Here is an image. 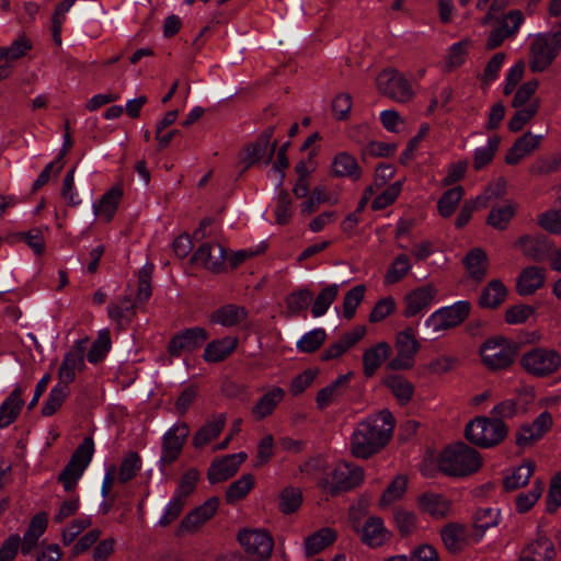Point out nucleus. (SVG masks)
I'll return each mask as SVG.
<instances>
[{"instance_id": "nucleus-1", "label": "nucleus", "mask_w": 561, "mask_h": 561, "mask_svg": "<svg viewBox=\"0 0 561 561\" xmlns=\"http://www.w3.org/2000/svg\"><path fill=\"white\" fill-rule=\"evenodd\" d=\"M394 417L388 410L362 421L351 437V451L355 457L368 458L380 450L390 439Z\"/></svg>"}, {"instance_id": "nucleus-2", "label": "nucleus", "mask_w": 561, "mask_h": 561, "mask_svg": "<svg viewBox=\"0 0 561 561\" xmlns=\"http://www.w3.org/2000/svg\"><path fill=\"white\" fill-rule=\"evenodd\" d=\"M481 466L480 453L465 443L447 446L438 457V469L453 478L468 477L477 472Z\"/></svg>"}, {"instance_id": "nucleus-3", "label": "nucleus", "mask_w": 561, "mask_h": 561, "mask_svg": "<svg viewBox=\"0 0 561 561\" xmlns=\"http://www.w3.org/2000/svg\"><path fill=\"white\" fill-rule=\"evenodd\" d=\"M367 513V502L359 501L356 505H353L350 511L351 522L354 529L359 534L360 540L371 547H380L390 537L389 531L385 527L381 518L370 516L366 519L363 526L359 525V520Z\"/></svg>"}, {"instance_id": "nucleus-4", "label": "nucleus", "mask_w": 561, "mask_h": 561, "mask_svg": "<svg viewBox=\"0 0 561 561\" xmlns=\"http://www.w3.org/2000/svg\"><path fill=\"white\" fill-rule=\"evenodd\" d=\"M465 434L470 443L482 448H491L506 437L507 427L500 419L478 416L467 424Z\"/></svg>"}, {"instance_id": "nucleus-5", "label": "nucleus", "mask_w": 561, "mask_h": 561, "mask_svg": "<svg viewBox=\"0 0 561 561\" xmlns=\"http://www.w3.org/2000/svg\"><path fill=\"white\" fill-rule=\"evenodd\" d=\"M94 451V443L91 437H85L76 449L71 459L59 474V481L66 492H72L84 470L89 466Z\"/></svg>"}, {"instance_id": "nucleus-6", "label": "nucleus", "mask_w": 561, "mask_h": 561, "mask_svg": "<svg viewBox=\"0 0 561 561\" xmlns=\"http://www.w3.org/2000/svg\"><path fill=\"white\" fill-rule=\"evenodd\" d=\"M471 306L467 300H459L434 311L426 320L425 327L434 334L446 332L461 324L469 316Z\"/></svg>"}, {"instance_id": "nucleus-7", "label": "nucleus", "mask_w": 561, "mask_h": 561, "mask_svg": "<svg viewBox=\"0 0 561 561\" xmlns=\"http://www.w3.org/2000/svg\"><path fill=\"white\" fill-rule=\"evenodd\" d=\"M363 479L364 473L359 467L347 462H339L320 481V485L325 492L334 495L358 485Z\"/></svg>"}, {"instance_id": "nucleus-8", "label": "nucleus", "mask_w": 561, "mask_h": 561, "mask_svg": "<svg viewBox=\"0 0 561 561\" xmlns=\"http://www.w3.org/2000/svg\"><path fill=\"white\" fill-rule=\"evenodd\" d=\"M515 354V346L503 337L489 339L480 347L482 363L492 370L507 368Z\"/></svg>"}, {"instance_id": "nucleus-9", "label": "nucleus", "mask_w": 561, "mask_h": 561, "mask_svg": "<svg viewBox=\"0 0 561 561\" xmlns=\"http://www.w3.org/2000/svg\"><path fill=\"white\" fill-rule=\"evenodd\" d=\"M520 365L527 373L534 376L546 377L559 368L561 357L553 350L534 348L522 356Z\"/></svg>"}, {"instance_id": "nucleus-10", "label": "nucleus", "mask_w": 561, "mask_h": 561, "mask_svg": "<svg viewBox=\"0 0 561 561\" xmlns=\"http://www.w3.org/2000/svg\"><path fill=\"white\" fill-rule=\"evenodd\" d=\"M394 347L397 354L389 362L388 367L392 370L411 369L421 347L412 328H407L396 335Z\"/></svg>"}, {"instance_id": "nucleus-11", "label": "nucleus", "mask_w": 561, "mask_h": 561, "mask_svg": "<svg viewBox=\"0 0 561 561\" xmlns=\"http://www.w3.org/2000/svg\"><path fill=\"white\" fill-rule=\"evenodd\" d=\"M188 433L190 428L186 423H175L163 434L161 456L158 462L160 471L163 472L167 466L179 458Z\"/></svg>"}, {"instance_id": "nucleus-12", "label": "nucleus", "mask_w": 561, "mask_h": 561, "mask_svg": "<svg viewBox=\"0 0 561 561\" xmlns=\"http://www.w3.org/2000/svg\"><path fill=\"white\" fill-rule=\"evenodd\" d=\"M238 541L256 561H267L273 552V538L263 529H242L238 534Z\"/></svg>"}, {"instance_id": "nucleus-13", "label": "nucleus", "mask_w": 561, "mask_h": 561, "mask_svg": "<svg viewBox=\"0 0 561 561\" xmlns=\"http://www.w3.org/2000/svg\"><path fill=\"white\" fill-rule=\"evenodd\" d=\"M559 37L557 33L536 36L530 46L529 67L534 72L543 71L554 59L558 51Z\"/></svg>"}, {"instance_id": "nucleus-14", "label": "nucleus", "mask_w": 561, "mask_h": 561, "mask_svg": "<svg viewBox=\"0 0 561 561\" xmlns=\"http://www.w3.org/2000/svg\"><path fill=\"white\" fill-rule=\"evenodd\" d=\"M376 84L379 92L397 102H408L414 95L408 80L394 69H386L379 73Z\"/></svg>"}, {"instance_id": "nucleus-15", "label": "nucleus", "mask_w": 561, "mask_h": 561, "mask_svg": "<svg viewBox=\"0 0 561 561\" xmlns=\"http://www.w3.org/2000/svg\"><path fill=\"white\" fill-rule=\"evenodd\" d=\"M219 507V500L216 496L207 499L203 504L192 510L180 523L178 535L194 534L211 519Z\"/></svg>"}, {"instance_id": "nucleus-16", "label": "nucleus", "mask_w": 561, "mask_h": 561, "mask_svg": "<svg viewBox=\"0 0 561 561\" xmlns=\"http://www.w3.org/2000/svg\"><path fill=\"white\" fill-rule=\"evenodd\" d=\"M552 426V416L543 411L531 423L523 424L516 432V444L520 448L533 446L541 439Z\"/></svg>"}, {"instance_id": "nucleus-17", "label": "nucleus", "mask_w": 561, "mask_h": 561, "mask_svg": "<svg viewBox=\"0 0 561 561\" xmlns=\"http://www.w3.org/2000/svg\"><path fill=\"white\" fill-rule=\"evenodd\" d=\"M437 293L438 290L433 284L420 286L408 293L403 300L404 317H415L416 314L430 309L435 301Z\"/></svg>"}, {"instance_id": "nucleus-18", "label": "nucleus", "mask_w": 561, "mask_h": 561, "mask_svg": "<svg viewBox=\"0 0 561 561\" xmlns=\"http://www.w3.org/2000/svg\"><path fill=\"white\" fill-rule=\"evenodd\" d=\"M208 339V333L199 327L190 328L175 334L169 343L172 356H180L185 352H193L202 346Z\"/></svg>"}, {"instance_id": "nucleus-19", "label": "nucleus", "mask_w": 561, "mask_h": 561, "mask_svg": "<svg viewBox=\"0 0 561 561\" xmlns=\"http://www.w3.org/2000/svg\"><path fill=\"white\" fill-rule=\"evenodd\" d=\"M245 459L247 454L240 451L214 460L208 468V481L211 484H215L228 480L237 473L238 469Z\"/></svg>"}, {"instance_id": "nucleus-20", "label": "nucleus", "mask_w": 561, "mask_h": 561, "mask_svg": "<svg viewBox=\"0 0 561 561\" xmlns=\"http://www.w3.org/2000/svg\"><path fill=\"white\" fill-rule=\"evenodd\" d=\"M226 259V250L219 243L202 244L192 257L193 262L214 273L224 271Z\"/></svg>"}, {"instance_id": "nucleus-21", "label": "nucleus", "mask_w": 561, "mask_h": 561, "mask_svg": "<svg viewBox=\"0 0 561 561\" xmlns=\"http://www.w3.org/2000/svg\"><path fill=\"white\" fill-rule=\"evenodd\" d=\"M442 540L450 552H458L473 541L472 527L463 524L450 523L440 531Z\"/></svg>"}, {"instance_id": "nucleus-22", "label": "nucleus", "mask_w": 561, "mask_h": 561, "mask_svg": "<svg viewBox=\"0 0 561 561\" xmlns=\"http://www.w3.org/2000/svg\"><path fill=\"white\" fill-rule=\"evenodd\" d=\"M84 367V347L82 342L78 344V346L70 352H68L58 370V379L59 383H65L69 387V383L72 382L76 378V373L81 370Z\"/></svg>"}, {"instance_id": "nucleus-23", "label": "nucleus", "mask_w": 561, "mask_h": 561, "mask_svg": "<svg viewBox=\"0 0 561 561\" xmlns=\"http://www.w3.org/2000/svg\"><path fill=\"white\" fill-rule=\"evenodd\" d=\"M554 557L556 550L551 540L538 536L522 549L519 561H552Z\"/></svg>"}, {"instance_id": "nucleus-24", "label": "nucleus", "mask_w": 561, "mask_h": 561, "mask_svg": "<svg viewBox=\"0 0 561 561\" xmlns=\"http://www.w3.org/2000/svg\"><path fill=\"white\" fill-rule=\"evenodd\" d=\"M542 135H534L530 131L519 137L505 156V162L510 165L518 164L525 157L535 151L541 142Z\"/></svg>"}, {"instance_id": "nucleus-25", "label": "nucleus", "mask_w": 561, "mask_h": 561, "mask_svg": "<svg viewBox=\"0 0 561 561\" xmlns=\"http://www.w3.org/2000/svg\"><path fill=\"white\" fill-rule=\"evenodd\" d=\"M352 377L353 373L341 375L327 387L322 388L316 398L317 407L322 410L337 402L345 393Z\"/></svg>"}, {"instance_id": "nucleus-26", "label": "nucleus", "mask_w": 561, "mask_h": 561, "mask_svg": "<svg viewBox=\"0 0 561 561\" xmlns=\"http://www.w3.org/2000/svg\"><path fill=\"white\" fill-rule=\"evenodd\" d=\"M226 421L227 417L225 413L214 414L193 436V446L195 448H202L216 439L224 430Z\"/></svg>"}, {"instance_id": "nucleus-27", "label": "nucleus", "mask_w": 561, "mask_h": 561, "mask_svg": "<svg viewBox=\"0 0 561 561\" xmlns=\"http://www.w3.org/2000/svg\"><path fill=\"white\" fill-rule=\"evenodd\" d=\"M273 130H266L255 144L249 145L244 152V162L247 165H252L255 162L266 157L265 163H268L275 152L276 144H271Z\"/></svg>"}, {"instance_id": "nucleus-28", "label": "nucleus", "mask_w": 561, "mask_h": 561, "mask_svg": "<svg viewBox=\"0 0 561 561\" xmlns=\"http://www.w3.org/2000/svg\"><path fill=\"white\" fill-rule=\"evenodd\" d=\"M122 196V188L119 186H113L102 195L99 202L93 203V214L106 222L111 221L116 214Z\"/></svg>"}, {"instance_id": "nucleus-29", "label": "nucleus", "mask_w": 561, "mask_h": 561, "mask_svg": "<svg viewBox=\"0 0 561 561\" xmlns=\"http://www.w3.org/2000/svg\"><path fill=\"white\" fill-rule=\"evenodd\" d=\"M48 524L47 514L39 513L35 515L28 524L26 531L21 539V552L26 556L36 546L38 539L45 533Z\"/></svg>"}, {"instance_id": "nucleus-30", "label": "nucleus", "mask_w": 561, "mask_h": 561, "mask_svg": "<svg viewBox=\"0 0 561 561\" xmlns=\"http://www.w3.org/2000/svg\"><path fill=\"white\" fill-rule=\"evenodd\" d=\"M516 245L528 257L539 260L551 251L550 241L541 234L523 236L516 241Z\"/></svg>"}, {"instance_id": "nucleus-31", "label": "nucleus", "mask_w": 561, "mask_h": 561, "mask_svg": "<svg viewBox=\"0 0 561 561\" xmlns=\"http://www.w3.org/2000/svg\"><path fill=\"white\" fill-rule=\"evenodd\" d=\"M22 392V388L20 386H15L9 397L1 403L0 428L8 427L16 420L22 407L24 405Z\"/></svg>"}, {"instance_id": "nucleus-32", "label": "nucleus", "mask_w": 561, "mask_h": 561, "mask_svg": "<svg viewBox=\"0 0 561 561\" xmlns=\"http://www.w3.org/2000/svg\"><path fill=\"white\" fill-rule=\"evenodd\" d=\"M284 398L285 390L283 388L276 386L271 387L252 408L253 415L257 420L271 415Z\"/></svg>"}, {"instance_id": "nucleus-33", "label": "nucleus", "mask_w": 561, "mask_h": 561, "mask_svg": "<svg viewBox=\"0 0 561 561\" xmlns=\"http://www.w3.org/2000/svg\"><path fill=\"white\" fill-rule=\"evenodd\" d=\"M517 207V203L511 199L494 205L486 217V224L494 229L505 230L515 216Z\"/></svg>"}, {"instance_id": "nucleus-34", "label": "nucleus", "mask_w": 561, "mask_h": 561, "mask_svg": "<svg viewBox=\"0 0 561 561\" xmlns=\"http://www.w3.org/2000/svg\"><path fill=\"white\" fill-rule=\"evenodd\" d=\"M237 345L238 339L234 336L214 340L206 345L203 358L207 363L221 362L236 350Z\"/></svg>"}, {"instance_id": "nucleus-35", "label": "nucleus", "mask_w": 561, "mask_h": 561, "mask_svg": "<svg viewBox=\"0 0 561 561\" xmlns=\"http://www.w3.org/2000/svg\"><path fill=\"white\" fill-rule=\"evenodd\" d=\"M419 506L422 512L433 517L440 518L448 515L451 508L450 501L442 494L424 493L419 497Z\"/></svg>"}, {"instance_id": "nucleus-36", "label": "nucleus", "mask_w": 561, "mask_h": 561, "mask_svg": "<svg viewBox=\"0 0 561 561\" xmlns=\"http://www.w3.org/2000/svg\"><path fill=\"white\" fill-rule=\"evenodd\" d=\"M136 313L135 305L129 296H123L117 301L107 307L108 318L116 323L119 329L130 323Z\"/></svg>"}, {"instance_id": "nucleus-37", "label": "nucleus", "mask_w": 561, "mask_h": 561, "mask_svg": "<svg viewBox=\"0 0 561 561\" xmlns=\"http://www.w3.org/2000/svg\"><path fill=\"white\" fill-rule=\"evenodd\" d=\"M390 354V345L379 342L366 350L363 354L364 374L371 377Z\"/></svg>"}, {"instance_id": "nucleus-38", "label": "nucleus", "mask_w": 561, "mask_h": 561, "mask_svg": "<svg viewBox=\"0 0 561 561\" xmlns=\"http://www.w3.org/2000/svg\"><path fill=\"white\" fill-rule=\"evenodd\" d=\"M545 282L543 272L536 266H529L523 270L520 273L516 288L517 293L520 296H529L533 295L536 290H538Z\"/></svg>"}, {"instance_id": "nucleus-39", "label": "nucleus", "mask_w": 561, "mask_h": 561, "mask_svg": "<svg viewBox=\"0 0 561 561\" xmlns=\"http://www.w3.org/2000/svg\"><path fill=\"white\" fill-rule=\"evenodd\" d=\"M383 383L401 405H405L412 400L414 386L405 377L389 375L383 379Z\"/></svg>"}, {"instance_id": "nucleus-40", "label": "nucleus", "mask_w": 561, "mask_h": 561, "mask_svg": "<svg viewBox=\"0 0 561 561\" xmlns=\"http://www.w3.org/2000/svg\"><path fill=\"white\" fill-rule=\"evenodd\" d=\"M247 317L244 308L236 305H226L215 310L209 321L222 327H233L241 323Z\"/></svg>"}, {"instance_id": "nucleus-41", "label": "nucleus", "mask_w": 561, "mask_h": 561, "mask_svg": "<svg viewBox=\"0 0 561 561\" xmlns=\"http://www.w3.org/2000/svg\"><path fill=\"white\" fill-rule=\"evenodd\" d=\"M463 264L470 277L476 280H481L485 276L489 266L488 256L480 248L472 249L465 256Z\"/></svg>"}, {"instance_id": "nucleus-42", "label": "nucleus", "mask_w": 561, "mask_h": 561, "mask_svg": "<svg viewBox=\"0 0 561 561\" xmlns=\"http://www.w3.org/2000/svg\"><path fill=\"white\" fill-rule=\"evenodd\" d=\"M412 267L411 259L407 254L401 253L397 255L385 274V285H394L399 283L412 271Z\"/></svg>"}, {"instance_id": "nucleus-43", "label": "nucleus", "mask_w": 561, "mask_h": 561, "mask_svg": "<svg viewBox=\"0 0 561 561\" xmlns=\"http://www.w3.org/2000/svg\"><path fill=\"white\" fill-rule=\"evenodd\" d=\"M336 539V534L331 528H322L310 535L305 540V552L307 556H313L332 545Z\"/></svg>"}, {"instance_id": "nucleus-44", "label": "nucleus", "mask_w": 561, "mask_h": 561, "mask_svg": "<svg viewBox=\"0 0 561 561\" xmlns=\"http://www.w3.org/2000/svg\"><path fill=\"white\" fill-rule=\"evenodd\" d=\"M497 512L494 508H482L476 513L474 524L471 526L473 530L474 543L479 542L483 538L484 533L488 529L497 525Z\"/></svg>"}, {"instance_id": "nucleus-45", "label": "nucleus", "mask_w": 561, "mask_h": 561, "mask_svg": "<svg viewBox=\"0 0 561 561\" xmlns=\"http://www.w3.org/2000/svg\"><path fill=\"white\" fill-rule=\"evenodd\" d=\"M507 296V289L501 280L494 279L484 288L481 297L480 305L484 308H496L500 306Z\"/></svg>"}, {"instance_id": "nucleus-46", "label": "nucleus", "mask_w": 561, "mask_h": 561, "mask_svg": "<svg viewBox=\"0 0 561 561\" xmlns=\"http://www.w3.org/2000/svg\"><path fill=\"white\" fill-rule=\"evenodd\" d=\"M534 471L535 465L531 461H525L504 479L505 490L513 491L525 486L529 482Z\"/></svg>"}, {"instance_id": "nucleus-47", "label": "nucleus", "mask_w": 561, "mask_h": 561, "mask_svg": "<svg viewBox=\"0 0 561 561\" xmlns=\"http://www.w3.org/2000/svg\"><path fill=\"white\" fill-rule=\"evenodd\" d=\"M500 137L494 136L488 139L486 144L478 147L473 151V169L477 171L482 170L489 163L492 162L493 158L500 146Z\"/></svg>"}, {"instance_id": "nucleus-48", "label": "nucleus", "mask_w": 561, "mask_h": 561, "mask_svg": "<svg viewBox=\"0 0 561 561\" xmlns=\"http://www.w3.org/2000/svg\"><path fill=\"white\" fill-rule=\"evenodd\" d=\"M255 478L251 473L241 476L237 481L231 483L226 491V501L229 504H233L243 497L253 489Z\"/></svg>"}, {"instance_id": "nucleus-49", "label": "nucleus", "mask_w": 561, "mask_h": 561, "mask_svg": "<svg viewBox=\"0 0 561 561\" xmlns=\"http://www.w3.org/2000/svg\"><path fill=\"white\" fill-rule=\"evenodd\" d=\"M32 41L24 34L15 38L10 46L0 47V60L5 59L13 65V61L25 56L32 49Z\"/></svg>"}, {"instance_id": "nucleus-50", "label": "nucleus", "mask_w": 561, "mask_h": 561, "mask_svg": "<svg viewBox=\"0 0 561 561\" xmlns=\"http://www.w3.org/2000/svg\"><path fill=\"white\" fill-rule=\"evenodd\" d=\"M333 171L339 176L359 179L362 171L356 159L347 152L336 154L332 163Z\"/></svg>"}, {"instance_id": "nucleus-51", "label": "nucleus", "mask_w": 561, "mask_h": 561, "mask_svg": "<svg viewBox=\"0 0 561 561\" xmlns=\"http://www.w3.org/2000/svg\"><path fill=\"white\" fill-rule=\"evenodd\" d=\"M339 294V285L331 284L324 287L318 296L314 298L313 305L311 307V313L313 318H319L325 314L329 310L330 306L336 299Z\"/></svg>"}, {"instance_id": "nucleus-52", "label": "nucleus", "mask_w": 561, "mask_h": 561, "mask_svg": "<svg viewBox=\"0 0 561 561\" xmlns=\"http://www.w3.org/2000/svg\"><path fill=\"white\" fill-rule=\"evenodd\" d=\"M540 106L539 100L531 101L527 106L514 107L515 114L508 122V128L511 131L517 133L524 128L537 114Z\"/></svg>"}, {"instance_id": "nucleus-53", "label": "nucleus", "mask_w": 561, "mask_h": 561, "mask_svg": "<svg viewBox=\"0 0 561 561\" xmlns=\"http://www.w3.org/2000/svg\"><path fill=\"white\" fill-rule=\"evenodd\" d=\"M394 168L391 164H380L376 168L374 185H370L364 192L360 201V206H364L368 199L376 194V190L385 186L388 181L394 176Z\"/></svg>"}, {"instance_id": "nucleus-54", "label": "nucleus", "mask_w": 561, "mask_h": 561, "mask_svg": "<svg viewBox=\"0 0 561 561\" xmlns=\"http://www.w3.org/2000/svg\"><path fill=\"white\" fill-rule=\"evenodd\" d=\"M69 144H70L69 138L67 137L64 148L60 151V153L58 154V157L45 167V169L41 172V174L37 176L35 182L33 183V191H37L38 188L44 186L46 183H48V181L50 180L53 174L58 175L60 173V171L64 168L62 159H64V156L67 151V147L69 146Z\"/></svg>"}, {"instance_id": "nucleus-55", "label": "nucleus", "mask_w": 561, "mask_h": 561, "mask_svg": "<svg viewBox=\"0 0 561 561\" xmlns=\"http://www.w3.org/2000/svg\"><path fill=\"white\" fill-rule=\"evenodd\" d=\"M69 394V387L65 383L57 382L50 390L47 400L45 401L42 413L45 416L53 415L64 403Z\"/></svg>"}, {"instance_id": "nucleus-56", "label": "nucleus", "mask_w": 561, "mask_h": 561, "mask_svg": "<svg viewBox=\"0 0 561 561\" xmlns=\"http://www.w3.org/2000/svg\"><path fill=\"white\" fill-rule=\"evenodd\" d=\"M462 196L463 188L461 186H455L446 191L437 204L439 215L445 218L450 217L456 210Z\"/></svg>"}, {"instance_id": "nucleus-57", "label": "nucleus", "mask_w": 561, "mask_h": 561, "mask_svg": "<svg viewBox=\"0 0 561 561\" xmlns=\"http://www.w3.org/2000/svg\"><path fill=\"white\" fill-rule=\"evenodd\" d=\"M199 480V472L191 468L188 469L180 479L176 489L172 496L179 499L180 501L186 503L187 497L194 492L196 489L197 482Z\"/></svg>"}, {"instance_id": "nucleus-58", "label": "nucleus", "mask_w": 561, "mask_h": 561, "mask_svg": "<svg viewBox=\"0 0 561 561\" xmlns=\"http://www.w3.org/2000/svg\"><path fill=\"white\" fill-rule=\"evenodd\" d=\"M327 336L325 330L322 328L313 329L305 333L296 343V347L302 353H312L317 351Z\"/></svg>"}, {"instance_id": "nucleus-59", "label": "nucleus", "mask_w": 561, "mask_h": 561, "mask_svg": "<svg viewBox=\"0 0 561 561\" xmlns=\"http://www.w3.org/2000/svg\"><path fill=\"white\" fill-rule=\"evenodd\" d=\"M92 524L91 517L87 515L79 516L72 519L61 530V541L64 546H69L75 542L77 537Z\"/></svg>"}, {"instance_id": "nucleus-60", "label": "nucleus", "mask_w": 561, "mask_h": 561, "mask_svg": "<svg viewBox=\"0 0 561 561\" xmlns=\"http://www.w3.org/2000/svg\"><path fill=\"white\" fill-rule=\"evenodd\" d=\"M543 492V484L535 481L533 488L528 492L519 493L515 499L516 511L518 513L528 512L540 499Z\"/></svg>"}, {"instance_id": "nucleus-61", "label": "nucleus", "mask_w": 561, "mask_h": 561, "mask_svg": "<svg viewBox=\"0 0 561 561\" xmlns=\"http://www.w3.org/2000/svg\"><path fill=\"white\" fill-rule=\"evenodd\" d=\"M111 348V336L107 329L99 332L96 340L93 342L89 353L88 360L90 363H98L102 360Z\"/></svg>"}, {"instance_id": "nucleus-62", "label": "nucleus", "mask_w": 561, "mask_h": 561, "mask_svg": "<svg viewBox=\"0 0 561 561\" xmlns=\"http://www.w3.org/2000/svg\"><path fill=\"white\" fill-rule=\"evenodd\" d=\"M302 503V495L299 489L294 486L285 488L279 495V510L284 514L297 511Z\"/></svg>"}, {"instance_id": "nucleus-63", "label": "nucleus", "mask_w": 561, "mask_h": 561, "mask_svg": "<svg viewBox=\"0 0 561 561\" xmlns=\"http://www.w3.org/2000/svg\"><path fill=\"white\" fill-rule=\"evenodd\" d=\"M402 191V181H396L382 192L378 193L371 203V207L375 210L383 209L391 205L400 195Z\"/></svg>"}, {"instance_id": "nucleus-64", "label": "nucleus", "mask_w": 561, "mask_h": 561, "mask_svg": "<svg viewBox=\"0 0 561 561\" xmlns=\"http://www.w3.org/2000/svg\"><path fill=\"white\" fill-rule=\"evenodd\" d=\"M140 469L141 459L139 455L135 451H130L125 456L119 466L118 480L125 483L131 480Z\"/></svg>"}]
</instances>
